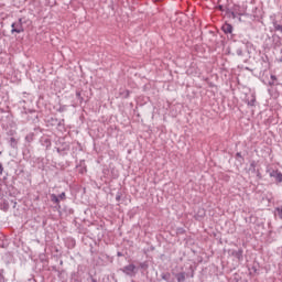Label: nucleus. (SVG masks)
Wrapping results in <instances>:
<instances>
[{"label": "nucleus", "mask_w": 282, "mask_h": 282, "mask_svg": "<svg viewBox=\"0 0 282 282\" xmlns=\"http://www.w3.org/2000/svg\"><path fill=\"white\" fill-rule=\"evenodd\" d=\"M236 53L238 56H243V51L241 48H238Z\"/></svg>", "instance_id": "11"}, {"label": "nucleus", "mask_w": 282, "mask_h": 282, "mask_svg": "<svg viewBox=\"0 0 282 282\" xmlns=\"http://www.w3.org/2000/svg\"><path fill=\"white\" fill-rule=\"evenodd\" d=\"M10 145L14 149L17 147V139L10 138Z\"/></svg>", "instance_id": "8"}, {"label": "nucleus", "mask_w": 282, "mask_h": 282, "mask_svg": "<svg viewBox=\"0 0 282 282\" xmlns=\"http://www.w3.org/2000/svg\"><path fill=\"white\" fill-rule=\"evenodd\" d=\"M270 176L274 177V180H276L278 182H282V173L281 172L273 171L270 173Z\"/></svg>", "instance_id": "3"}, {"label": "nucleus", "mask_w": 282, "mask_h": 282, "mask_svg": "<svg viewBox=\"0 0 282 282\" xmlns=\"http://www.w3.org/2000/svg\"><path fill=\"white\" fill-rule=\"evenodd\" d=\"M280 219H282V206L275 208Z\"/></svg>", "instance_id": "9"}, {"label": "nucleus", "mask_w": 282, "mask_h": 282, "mask_svg": "<svg viewBox=\"0 0 282 282\" xmlns=\"http://www.w3.org/2000/svg\"><path fill=\"white\" fill-rule=\"evenodd\" d=\"M223 32H225V34H232V25L224 24L223 25Z\"/></svg>", "instance_id": "5"}, {"label": "nucleus", "mask_w": 282, "mask_h": 282, "mask_svg": "<svg viewBox=\"0 0 282 282\" xmlns=\"http://www.w3.org/2000/svg\"><path fill=\"white\" fill-rule=\"evenodd\" d=\"M271 79L272 82H269V85L272 87V85H274V80H276V76L271 75Z\"/></svg>", "instance_id": "10"}, {"label": "nucleus", "mask_w": 282, "mask_h": 282, "mask_svg": "<svg viewBox=\"0 0 282 282\" xmlns=\"http://www.w3.org/2000/svg\"><path fill=\"white\" fill-rule=\"evenodd\" d=\"M281 54H282V52H281ZM278 61H279V63H282V55H281V57Z\"/></svg>", "instance_id": "14"}, {"label": "nucleus", "mask_w": 282, "mask_h": 282, "mask_svg": "<svg viewBox=\"0 0 282 282\" xmlns=\"http://www.w3.org/2000/svg\"><path fill=\"white\" fill-rule=\"evenodd\" d=\"M0 175H3V164L0 163Z\"/></svg>", "instance_id": "13"}, {"label": "nucleus", "mask_w": 282, "mask_h": 282, "mask_svg": "<svg viewBox=\"0 0 282 282\" xmlns=\"http://www.w3.org/2000/svg\"><path fill=\"white\" fill-rule=\"evenodd\" d=\"M12 30L11 33L14 34V32L17 34H21V32H23V24L21 23V19L19 20V22H14L11 25Z\"/></svg>", "instance_id": "2"}, {"label": "nucleus", "mask_w": 282, "mask_h": 282, "mask_svg": "<svg viewBox=\"0 0 282 282\" xmlns=\"http://www.w3.org/2000/svg\"><path fill=\"white\" fill-rule=\"evenodd\" d=\"M120 270L127 276L133 278V276H135L138 274V267H135V264H128V265L123 267Z\"/></svg>", "instance_id": "1"}, {"label": "nucleus", "mask_w": 282, "mask_h": 282, "mask_svg": "<svg viewBox=\"0 0 282 282\" xmlns=\"http://www.w3.org/2000/svg\"><path fill=\"white\" fill-rule=\"evenodd\" d=\"M51 202H53V204H61V199L58 196H56V194L51 195Z\"/></svg>", "instance_id": "6"}, {"label": "nucleus", "mask_w": 282, "mask_h": 282, "mask_svg": "<svg viewBox=\"0 0 282 282\" xmlns=\"http://www.w3.org/2000/svg\"><path fill=\"white\" fill-rule=\"evenodd\" d=\"M175 278H176L177 282H184V281H186V273L185 272L176 273Z\"/></svg>", "instance_id": "4"}, {"label": "nucleus", "mask_w": 282, "mask_h": 282, "mask_svg": "<svg viewBox=\"0 0 282 282\" xmlns=\"http://www.w3.org/2000/svg\"><path fill=\"white\" fill-rule=\"evenodd\" d=\"M273 28H274L275 32H281L282 33V24H279V23L274 22Z\"/></svg>", "instance_id": "7"}, {"label": "nucleus", "mask_w": 282, "mask_h": 282, "mask_svg": "<svg viewBox=\"0 0 282 282\" xmlns=\"http://www.w3.org/2000/svg\"><path fill=\"white\" fill-rule=\"evenodd\" d=\"M65 197H66L65 192H63L62 194H59L58 199L65 200Z\"/></svg>", "instance_id": "12"}]
</instances>
